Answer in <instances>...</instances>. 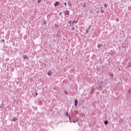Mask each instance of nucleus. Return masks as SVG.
I'll list each match as a JSON object with an SVG mask.
<instances>
[{"instance_id":"412c9836","label":"nucleus","mask_w":131,"mask_h":131,"mask_svg":"<svg viewBox=\"0 0 131 131\" xmlns=\"http://www.w3.org/2000/svg\"><path fill=\"white\" fill-rule=\"evenodd\" d=\"M89 30H86L85 33H86V34H88L89 33Z\"/></svg>"},{"instance_id":"dca6fc26","label":"nucleus","mask_w":131,"mask_h":131,"mask_svg":"<svg viewBox=\"0 0 131 131\" xmlns=\"http://www.w3.org/2000/svg\"><path fill=\"white\" fill-rule=\"evenodd\" d=\"M130 66H131V63L129 62L128 64V67L129 68V67H130Z\"/></svg>"},{"instance_id":"2eb2a0df","label":"nucleus","mask_w":131,"mask_h":131,"mask_svg":"<svg viewBox=\"0 0 131 131\" xmlns=\"http://www.w3.org/2000/svg\"><path fill=\"white\" fill-rule=\"evenodd\" d=\"M77 121H78V119H76V120L73 121V122L74 123H76Z\"/></svg>"},{"instance_id":"aec40b11","label":"nucleus","mask_w":131,"mask_h":131,"mask_svg":"<svg viewBox=\"0 0 131 131\" xmlns=\"http://www.w3.org/2000/svg\"><path fill=\"white\" fill-rule=\"evenodd\" d=\"M75 30V28H74V27H72V30L73 31Z\"/></svg>"},{"instance_id":"6ab92c4d","label":"nucleus","mask_w":131,"mask_h":131,"mask_svg":"<svg viewBox=\"0 0 131 131\" xmlns=\"http://www.w3.org/2000/svg\"><path fill=\"white\" fill-rule=\"evenodd\" d=\"M40 3H41V0H38L37 2V4H40Z\"/></svg>"},{"instance_id":"9b49d317","label":"nucleus","mask_w":131,"mask_h":131,"mask_svg":"<svg viewBox=\"0 0 131 131\" xmlns=\"http://www.w3.org/2000/svg\"><path fill=\"white\" fill-rule=\"evenodd\" d=\"M74 22L76 24V23H77V22H78V19L75 18L74 20Z\"/></svg>"},{"instance_id":"423d86ee","label":"nucleus","mask_w":131,"mask_h":131,"mask_svg":"<svg viewBox=\"0 0 131 131\" xmlns=\"http://www.w3.org/2000/svg\"><path fill=\"white\" fill-rule=\"evenodd\" d=\"M65 14H66V15H69V14H70L69 11H68V10L66 11Z\"/></svg>"},{"instance_id":"f03ea898","label":"nucleus","mask_w":131,"mask_h":131,"mask_svg":"<svg viewBox=\"0 0 131 131\" xmlns=\"http://www.w3.org/2000/svg\"><path fill=\"white\" fill-rule=\"evenodd\" d=\"M66 116H68L69 119H70V118H71L70 115H69V113L68 112H66Z\"/></svg>"},{"instance_id":"393cba45","label":"nucleus","mask_w":131,"mask_h":131,"mask_svg":"<svg viewBox=\"0 0 131 131\" xmlns=\"http://www.w3.org/2000/svg\"><path fill=\"white\" fill-rule=\"evenodd\" d=\"M72 25H74V21H72Z\"/></svg>"},{"instance_id":"4468645a","label":"nucleus","mask_w":131,"mask_h":131,"mask_svg":"<svg viewBox=\"0 0 131 131\" xmlns=\"http://www.w3.org/2000/svg\"><path fill=\"white\" fill-rule=\"evenodd\" d=\"M102 46H103V45H99L98 46V49H100V48H101V47H102Z\"/></svg>"},{"instance_id":"f8f14e48","label":"nucleus","mask_w":131,"mask_h":131,"mask_svg":"<svg viewBox=\"0 0 131 131\" xmlns=\"http://www.w3.org/2000/svg\"><path fill=\"white\" fill-rule=\"evenodd\" d=\"M103 88V86H100L98 88V91H101V90H102V88Z\"/></svg>"},{"instance_id":"a878e982","label":"nucleus","mask_w":131,"mask_h":131,"mask_svg":"<svg viewBox=\"0 0 131 131\" xmlns=\"http://www.w3.org/2000/svg\"><path fill=\"white\" fill-rule=\"evenodd\" d=\"M59 16H62V12H59Z\"/></svg>"},{"instance_id":"cd10ccee","label":"nucleus","mask_w":131,"mask_h":131,"mask_svg":"<svg viewBox=\"0 0 131 131\" xmlns=\"http://www.w3.org/2000/svg\"><path fill=\"white\" fill-rule=\"evenodd\" d=\"M101 13H104V10H103V9L101 10Z\"/></svg>"},{"instance_id":"ddd939ff","label":"nucleus","mask_w":131,"mask_h":131,"mask_svg":"<svg viewBox=\"0 0 131 131\" xmlns=\"http://www.w3.org/2000/svg\"><path fill=\"white\" fill-rule=\"evenodd\" d=\"M94 91L95 90L93 88H92V90H91V94H94Z\"/></svg>"},{"instance_id":"1a4fd4ad","label":"nucleus","mask_w":131,"mask_h":131,"mask_svg":"<svg viewBox=\"0 0 131 131\" xmlns=\"http://www.w3.org/2000/svg\"><path fill=\"white\" fill-rule=\"evenodd\" d=\"M17 118L15 117L13 119H12V121H16V120H17Z\"/></svg>"},{"instance_id":"9d476101","label":"nucleus","mask_w":131,"mask_h":131,"mask_svg":"<svg viewBox=\"0 0 131 131\" xmlns=\"http://www.w3.org/2000/svg\"><path fill=\"white\" fill-rule=\"evenodd\" d=\"M48 75L49 76H51V75H52V72H51V71L48 72Z\"/></svg>"},{"instance_id":"6e6552de","label":"nucleus","mask_w":131,"mask_h":131,"mask_svg":"<svg viewBox=\"0 0 131 131\" xmlns=\"http://www.w3.org/2000/svg\"><path fill=\"white\" fill-rule=\"evenodd\" d=\"M108 120H105V121H104V124H105V125H107V124H108Z\"/></svg>"},{"instance_id":"0eeeda50","label":"nucleus","mask_w":131,"mask_h":131,"mask_svg":"<svg viewBox=\"0 0 131 131\" xmlns=\"http://www.w3.org/2000/svg\"><path fill=\"white\" fill-rule=\"evenodd\" d=\"M39 104L40 106H41L42 105V101L41 100H40L39 101Z\"/></svg>"},{"instance_id":"39448f33","label":"nucleus","mask_w":131,"mask_h":131,"mask_svg":"<svg viewBox=\"0 0 131 131\" xmlns=\"http://www.w3.org/2000/svg\"><path fill=\"white\" fill-rule=\"evenodd\" d=\"M59 4L60 3H59V2H55V6H59Z\"/></svg>"},{"instance_id":"4be33fe9","label":"nucleus","mask_w":131,"mask_h":131,"mask_svg":"<svg viewBox=\"0 0 131 131\" xmlns=\"http://www.w3.org/2000/svg\"><path fill=\"white\" fill-rule=\"evenodd\" d=\"M128 93L129 95H130V89H129L128 91Z\"/></svg>"},{"instance_id":"72a5a7b5","label":"nucleus","mask_w":131,"mask_h":131,"mask_svg":"<svg viewBox=\"0 0 131 131\" xmlns=\"http://www.w3.org/2000/svg\"><path fill=\"white\" fill-rule=\"evenodd\" d=\"M2 41H3V42H5V40H3Z\"/></svg>"},{"instance_id":"473e14b6","label":"nucleus","mask_w":131,"mask_h":131,"mask_svg":"<svg viewBox=\"0 0 131 131\" xmlns=\"http://www.w3.org/2000/svg\"><path fill=\"white\" fill-rule=\"evenodd\" d=\"M55 26H56V27H58V26L56 25H55Z\"/></svg>"},{"instance_id":"7c9ffc66","label":"nucleus","mask_w":131,"mask_h":131,"mask_svg":"<svg viewBox=\"0 0 131 131\" xmlns=\"http://www.w3.org/2000/svg\"><path fill=\"white\" fill-rule=\"evenodd\" d=\"M111 76H113V74H111Z\"/></svg>"},{"instance_id":"20e7f679","label":"nucleus","mask_w":131,"mask_h":131,"mask_svg":"<svg viewBox=\"0 0 131 131\" xmlns=\"http://www.w3.org/2000/svg\"><path fill=\"white\" fill-rule=\"evenodd\" d=\"M72 23V20H69L68 21V24H70V25L69 26V27L71 26Z\"/></svg>"},{"instance_id":"f3484780","label":"nucleus","mask_w":131,"mask_h":131,"mask_svg":"<svg viewBox=\"0 0 131 131\" xmlns=\"http://www.w3.org/2000/svg\"><path fill=\"white\" fill-rule=\"evenodd\" d=\"M104 6V8H107V7H108V5H107L106 4H105Z\"/></svg>"},{"instance_id":"7ed1b4c3","label":"nucleus","mask_w":131,"mask_h":131,"mask_svg":"<svg viewBox=\"0 0 131 131\" xmlns=\"http://www.w3.org/2000/svg\"><path fill=\"white\" fill-rule=\"evenodd\" d=\"M23 58H24V60H28V57H27V55H24L23 56Z\"/></svg>"},{"instance_id":"f257e3e1","label":"nucleus","mask_w":131,"mask_h":131,"mask_svg":"<svg viewBox=\"0 0 131 131\" xmlns=\"http://www.w3.org/2000/svg\"><path fill=\"white\" fill-rule=\"evenodd\" d=\"M78 104V101L77 99L75 100V106L76 107L77 106V104Z\"/></svg>"},{"instance_id":"2f4dec72","label":"nucleus","mask_w":131,"mask_h":131,"mask_svg":"<svg viewBox=\"0 0 131 131\" xmlns=\"http://www.w3.org/2000/svg\"><path fill=\"white\" fill-rule=\"evenodd\" d=\"M38 95V93H36V96H37Z\"/></svg>"},{"instance_id":"5701e85b","label":"nucleus","mask_w":131,"mask_h":131,"mask_svg":"<svg viewBox=\"0 0 131 131\" xmlns=\"http://www.w3.org/2000/svg\"><path fill=\"white\" fill-rule=\"evenodd\" d=\"M68 5L69 7H71V4L70 3H68Z\"/></svg>"},{"instance_id":"a211bd4d","label":"nucleus","mask_w":131,"mask_h":131,"mask_svg":"<svg viewBox=\"0 0 131 131\" xmlns=\"http://www.w3.org/2000/svg\"><path fill=\"white\" fill-rule=\"evenodd\" d=\"M91 28H92V26H89V27H88V30H90V29H91Z\"/></svg>"},{"instance_id":"bb28decb","label":"nucleus","mask_w":131,"mask_h":131,"mask_svg":"<svg viewBox=\"0 0 131 131\" xmlns=\"http://www.w3.org/2000/svg\"><path fill=\"white\" fill-rule=\"evenodd\" d=\"M85 7H86V5L84 4V5H83V7H84V8H85Z\"/></svg>"},{"instance_id":"c85d7f7f","label":"nucleus","mask_w":131,"mask_h":131,"mask_svg":"<svg viewBox=\"0 0 131 131\" xmlns=\"http://www.w3.org/2000/svg\"><path fill=\"white\" fill-rule=\"evenodd\" d=\"M64 5L65 6H67V3L66 2V3H64Z\"/></svg>"},{"instance_id":"b1692460","label":"nucleus","mask_w":131,"mask_h":131,"mask_svg":"<svg viewBox=\"0 0 131 131\" xmlns=\"http://www.w3.org/2000/svg\"><path fill=\"white\" fill-rule=\"evenodd\" d=\"M57 87H54V90L55 91H56V90H57Z\"/></svg>"},{"instance_id":"c756f323","label":"nucleus","mask_w":131,"mask_h":131,"mask_svg":"<svg viewBox=\"0 0 131 131\" xmlns=\"http://www.w3.org/2000/svg\"><path fill=\"white\" fill-rule=\"evenodd\" d=\"M114 120H116V119H117L116 118H114Z\"/></svg>"},{"instance_id":"f704fd0d","label":"nucleus","mask_w":131,"mask_h":131,"mask_svg":"<svg viewBox=\"0 0 131 131\" xmlns=\"http://www.w3.org/2000/svg\"><path fill=\"white\" fill-rule=\"evenodd\" d=\"M101 9H103V7H101Z\"/></svg>"}]
</instances>
